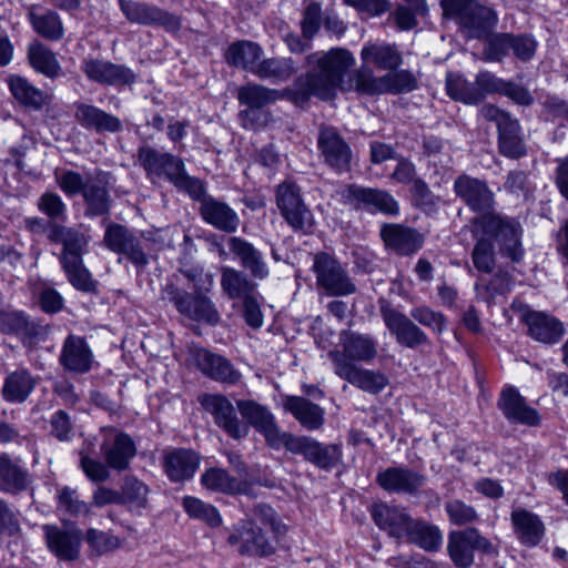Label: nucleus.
<instances>
[{
    "mask_svg": "<svg viewBox=\"0 0 568 568\" xmlns=\"http://www.w3.org/2000/svg\"><path fill=\"white\" fill-rule=\"evenodd\" d=\"M192 282L191 290L187 291L178 286H170L168 296L170 303L176 312L184 318L215 327L221 323V313L212 300L213 280L206 275V278L187 274Z\"/></svg>",
    "mask_w": 568,
    "mask_h": 568,
    "instance_id": "obj_6",
    "label": "nucleus"
},
{
    "mask_svg": "<svg viewBox=\"0 0 568 568\" xmlns=\"http://www.w3.org/2000/svg\"><path fill=\"white\" fill-rule=\"evenodd\" d=\"M229 248L254 277L263 280L268 275L261 252L251 242L240 236H232L229 239Z\"/></svg>",
    "mask_w": 568,
    "mask_h": 568,
    "instance_id": "obj_44",
    "label": "nucleus"
},
{
    "mask_svg": "<svg viewBox=\"0 0 568 568\" xmlns=\"http://www.w3.org/2000/svg\"><path fill=\"white\" fill-rule=\"evenodd\" d=\"M412 205L424 212L432 214L438 210L439 196L435 195L429 185L422 178H417L414 185L409 187Z\"/></svg>",
    "mask_w": 568,
    "mask_h": 568,
    "instance_id": "obj_57",
    "label": "nucleus"
},
{
    "mask_svg": "<svg viewBox=\"0 0 568 568\" xmlns=\"http://www.w3.org/2000/svg\"><path fill=\"white\" fill-rule=\"evenodd\" d=\"M375 481L389 494L416 495L425 484V476L407 466H390L379 470Z\"/></svg>",
    "mask_w": 568,
    "mask_h": 568,
    "instance_id": "obj_27",
    "label": "nucleus"
},
{
    "mask_svg": "<svg viewBox=\"0 0 568 568\" xmlns=\"http://www.w3.org/2000/svg\"><path fill=\"white\" fill-rule=\"evenodd\" d=\"M354 63L353 53L345 48H332L325 53H308L305 57L308 70L296 75L290 85L292 105L307 110L313 98L332 102L337 98L338 91H352V85L345 84V75Z\"/></svg>",
    "mask_w": 568,
    "mask_h": 568,
    "instance_id": "obj_2",
    "label": "nucleus"
},
{
    "mask_svg": "<svg viewBox=\"0 0 568 568\" xmlns=\"http://www.w3.org/2000/svg\"><path fill=\"white\" fill-rule=\"evenodd\" d=\"M38 9H42L41 4L33 3L26 13L27 21L32 30L45 40H60L64 34V28L59 13L51 9H45L43 13H38Z\"/></svg>",
    "mask_w": 568,
    "mask_h": 568,
    "instance_id": "obj_42",
    "label": "nucleus"
},
{
    "mask_svg": "<svg viewBox=\"0 0 568 568\" xmlns=\"http://www.w3.org/2000/svg\"><path fill=\"white\" fill-rule=\"evenodd\" d=\"M385 327L399 346L416 349L430 344L424 326L434 335L440 336L448 329L449 320L442 311H436L427 304L415 305L409 310V316L383 301L379 307Z\"/></svg>",
    "mask_w": 568,
    "mask_h": 568,
    "instance_id": "obj_4",
    "label": "nucleus"
},
{
    "mask_svg": "<svg viewBox=\"0 0 568 568\" xmlns=\"http://www.w3.org/2000/svg\"><path fill=\"white\" fill-rule=\"evenodd\" d=\"M379 237L385 250L399 257L417 254L425 244V235L416 227L404 223H383Z\"/></svg>",
    "mask_w": 568,
    "mask_h": 568,
    "instance_id": "obj_17",
    "label": "nucleus"
},
{
    "mask_svg": "<svg viewBox=\"0 0 568 568\" xmlns=\"http://www.w3.org/2000/svg\"><path fill=\"white\" fill-rule=\"evenodd\" d=\"M317 150L323 156L324 163L335 173L349 172L353 159L352 148L335 128L320 131Z\"/></svg>",
    "mask_w": 568,
    "mask_h": 568,
    "instance_id": "obj_20",
    "label": "nucleus"
},
{
    "mask_svg": "<svg viewBox=\"0 0 568 568\" xmlns=\"http://www.w3.org/2000/svg\"><path fill=\"white\" fill-rule=\"evenodd\" d=\"M337 376L358 389L373 395L379 394L389 384L387 375L383 372L362 368L356 365H344L342 374Z\"/></svg>",
    "mask_w": 568,
    "mask_h": 568,
    "instance_id": "obj_43",
    "label": "nucleus"
},
{
    "mask_svg": "<svg viewBox=\"0 0 568 568\" xmlns=\"http://www.w3.org/2000/svg\"><path fill=\"white\" fill-rule=\"evenodd\" d=\"M81 70L90 81L102 85H132L136 82L138 78L136 73L125 64L99 59L84 60Z\"/></svg>",
    "mask_w": 568,
    "mask_h": 568,
    "instance_id": "obj_25",
    "label": "nucleus"
},
{
    "mask_svg": "<svg viewBox=\"0 0 568 568\" xmlns=\"http://www.w3.org/2000/svg\"><path fill=\"white\" fill-rule=\"evenodd\" d=\"M50 435L61 443H69L74 438V426L71 416L64 409H58L51 414Z\"/></svg>",
    "mask_w": 568,
    "mask_h": 568,
    "instance_id": "obj_61",
    "label": "nucleus"
},
{
    "mask_svg": "<svg viewBox=\"0 0 568 568\" xmlns=\"http://www.w3.org/2000/svg\"><path fill=\"white\" fill-rule=\"evenodd\" d=\"M94 354L83 336L69 334L62 344L59 364L64 372L87 374L92 369Z\"/></svg>",
    "mask_w": 568,
    "mask_h": 568,
    "instance_id": "obj_28",
    "label": "nucleus"
},
{
    "mask_svg": "<svg viewBox=\"0 0 568 568\" xmlns=\"http://www.w3.org/2000/svg\"><path fill=\"white\" fill-rule=\"evenodd\" d=\"M274 195L281 216L295 233L304 236L315 233V216L305 203L296 181L285 179L275 186Z\"/></svg>",
    "mask_w": 568,
    "mask_h": 568,
    "instance_id": "obj_8",
    "label": "nucleus"
},
{
    "mask_svg": "<svg viewBox=\"0 0 568 568\" xmlns=\"http://www.w3.org/2000/svg\"><path fill=\"white\" fill-rule=\"evenodd\" d=\"M283 407L307 430H317L325 423V409L303 396L286 395Z\"/></svg>",
    "mask_w": 568,
    "mask_h": 568,
    "instance_id": "obj_38",
    "label": "nucleus"
},
{
    "mask_svg": "<svg viewBox=\"0 0 568 568\" xmlns=\"http://www.w3.org/2000/svg\"><path fill=\"white\" fill-rule=\"evenodd\" d=\"M510 521L516 538L525 547H537L545 537V524L534 511L526 508L514 509L510 514Z\"/></svg>",
    "mask_w": 568,
    "mask_h": 568,
    "instance_id": "obj_35",
    "label": "nucleus"
},
{
    "mask_svg": "<svg viewBox=\"0 0 568 568\" xmlns=\"http://www.w3.org/2000/svg\"><path fill=\"white\" fill-rule=\"evenodd\" d=\"M199 215L205 224L225 234L236 233L241 224L237 212L227 202L213 195L199 205Z\"/></svg>",
    "mask_w": 568,
    "mask_h": 568,
    "instance_id": "obj_29",
    "label": "nucleus"
},
{
    "mask_svg": "<svg viewBox=\"0 0 568 568\" xmlns=\"http://www.w3.org/2000/svg\"><path fill=\"white\" fill-rule=\"evenodd\" d=\"M201 486L212 493L224 494L227 496H246L250 494L252 485L246 479H239L222 467H209L200 477Z\"/></svg>",
    "mask_w": 568,
    "mask_h": 568,
    "instance_id": "obj_32",
    "label": "nucleus"
},
{
    "mask_svg": "<svg viewBox=\"0 0 568 568\" xmlns=\"http://www.w3.org/2000/svg\"><path fill=\"white\" fill-rule=\"evenodd\" d=\"M201 464L197 453L189 448H173L163 456V471L171 483H183L194 477Z\"/></svg>",
    "mask_w": 568,
    "mask_h": 568,
    "instance_id": "obj_31",
    "label": "nucleus"
},
{
    "mask_svg": "<svg viewBox=\"0 0 568 568\" xmlns=\"http://www.w3.org/2000/svg\"><path fill=\"white\" fill-rule=\"evenodd\" d=\"M37 381L28 368L10 372L3 382L2 397L8 403H23L34 390Z\"/></svg>",
    "mask_w": 568,
    "mask_h": 568,
    "instance_id": "obj_45",
    "label": "nucleus"
},
{
    "mask_svg": "<svg viewBox=\"0 0 568 568\" xmlns=\"http://www.w3.org/2000/svg\"><path fill=\"white\" fill-rule=\"evenodd\" d=\"M32 484L29 470L19 458L0 453V493L17 496L27 491Z\"/></svg>",
    "mask_w": 568,
    "mask_h": 568,
    "instance_id": "obj_34",
    "label": "nucleus"
},
{
    "mask_svg": "<svg viewBox=\"0 0 568 568\" xmlns=\"http://www.w3.org/2000/svg\"><path fill=\"white\" fill-rule=\"evenodd\" d=\"M57 508L72 517L80 515L87 516L90 511L88 504L80 500L75 490L69 486H64L59 490L57 495Z\"/></svg>",
    "mask_w": 568,
    "mask_h": 568,
    "instance_id": "obj_62",
    "label": "nucleus"
},
{
    "mask_svg": "<svg viewBox=\"0 0 568 568\" xmlns=\"http://www.w3.org/2000/svg\"><path fill=\"white\" fill-rule=\"evenodd\" d=\"M101 182L100 179L97 182L89 181L81 194L85 205L84 215L89 219L106 216L111 212L112 197L106 182Z\"/></svg>",
    "mask_w": 568,
    "mask_h": 568,
    "instance_id": "obj_47",
    "label": "nucleus"
},
{
    "mask_svg": "<svg viewBox=\"0 0 568 568\" xmlns=\"http://www.w3.org/2000/svg\"><path fill=\"white\" fill-rule=\"evenodd\" d=\"M74 116L79 124L87 130H94L98 133L122 131V122L118 116L93 104H77Z\"/></svg>",
    "mask_w": 568,
    "mask_h": 568,
    "instance_id": "obj_41",
    "label": "nucleus"
},
{
    "mask_svg": "<svg viewBox=\"0 0 568 568\" xmlns=\"http://www.w3.org/2000/svg\"><path fill=\"white\" fill-rule=\"evenodd\" d=\"M181 505L191 519L202 521L210 528H217L223 523L219 508L199 497L186 495Z\"/></svg>",
    "mask_w": 568,
    "mask_h": 568,
    "instance_id": "obj_51",
    "label": "nucleus"
},
{
    "mask_svg": "<svg viewBox=\"0 0 568 568\" xmlns=\"http://www.w3.org/2000/svg\"><path fill=\"white\" fill-rule=\"evenodd\" d=\"M497 407L504 417L511 424L538 427L542 417L532 406L527 404L526 397L514 385H505L497 399Z\"/></svg>",
    "mask_w": 568,
    "mask_h": 568,
    "instance_id": "obj_18",
    "label": "nucleus"
},
{
    "mask_svg": "<svg viewBox=\"0 0 568 568\" xmlns=\"http://www.w3.org/2000/svg\"><path fill=\"white\" fill-rule=\"evenodd\" d=\"M199 402L204 410L210 413L214 423L233 439H241L247 435V428L241 425L235 408L223 394H203Z\"/></svg>",
    "mask_w": 568,
    "mask_h": 568,
    "instance_id": "obj_23",
    "label": "nucleus"
},
{
    "mask_svg": "<svg viewBox=\"0 0 568 568\" xmlns=\"http://www.w3.org/2000/svg\"><path fill=\"white\" fill-rule=\"evenodd\" d=\"M237 101L240 105L258 109L276 101H286L292 104V95L290 85L283 89H270L262 84L248 82L239 88Z\"/></svg>",
    "mask_w": 568,
    "mask_h": 568,
    "instance_id": "obj_40",
    "label": "nucleus"
},
{
    "mask_svg": "<svg viewBox=\"0 0 568 568\" xmlns=\"http://www.w3.org/2000/svg\"><path fill=\"white\" fill-rule=\"evenodd\" d=\"M136 158L148 178L163 179L172 185L187 170L181 156L159 151L150 145L139 146Z\"/></svg>",
    "mask_w": 568,
    "mask_h": 568,
    "instance_id": "obj_16",
    "label": "nucleus"
},
{
    "mask_svg": "<svg viewBox=\"0 0 568 568\" xmlns=\"http://www.w3.org/2000/svg\"><path fill=\"white\" fill-rule=\"evenodd\" d=\"M271 535L254 519H240L232 525L225 539L230 547H236L240 556L248 558H270L276 554L280 537L287 532V527L276 513L268 507V513L261 518Z\"/></svg>",
    "mask_w": 568,
    "mask_h": 568,
    "instance_id": "obj_5",
    "label": "nucleus"
},
{
    "mask_svg": "<svg viewBox=\"0 0 568 568\" xmlns=\"http://www.w3.org/2000/svg\"><path fill=\"white\" fill-rule=\"evenodd\" d=\"M346 85H352V91L358 95L378 97L383 95V80L382 77H375L372 68L362 63L345 82Z\"/></svg>",
    "mask_w": 568,
    "mask_h": 568,
    "instance_id": "obj_54",
    "label": "nucleus"
},
{
    "mask_svg": "<svg viewBox=\"0 0 568 568\" xmlns=\"http://www.w3.org/2000/svg\"><path fill=\"white\" fill-rule=\"evenodd\" d=\"M520 322L527 326V335L541 344L555 345L565 335L562 322L554 315L526 306Z\"/></svg>",
    "mask_w": 568,
    "mask_h": 568,
    "instance_id": "obj_24",
    "label": "nucleus"
},
{
    "mask_svg": "<svg viewBox=\"0 0 568 568\" xmlns=\"http://www.w3.org/2000/svg\"><path fill=\"white\" fill-rule=\"evenodd\" d=\"M339 195L341 202L355 211L389 217H397L400 214L399 202L384 189L348 183L341 189Z\"/></svg>",
    "mask_w": 568,
    "mask_h": 568,
    "instance_id": "obj_9",
    "label": "nucleus"
},
{
    "mask_svg": "<svg viewBox=\"0 0 568 568\" xmlns=\"http://www.w3.org/2000/svg\"><path fill=\"white\" fill-rule=\"evenodd\" d=\"M498 22L499 17L496 9L476 0L460 19L458 26L462 30L467 31L470 38L484 41V54H486L489 41L497 33L495 29Z\"/></svg>",
    "mask_w": 568,
    "mask_h": 568,
    "instance_id": "obj_21",
    "label": "nucleus"
},
{
    "mask_svg": "<svg viewBox=\"0 0 568 568\" xmlns=\"http://www.w3.org/2000/svg\"><path fill=\"white\" fill-rule=\"evenodd\" d=\"M80 469L92 483H104L111 475V467L105 462L93 458L84 452L80 453Z\"/></svg>",
    "mask_w": 568,
    "mask_h": 568,
    "instance_id": "obj_64",
    "label": "nucleus"
},
{
    "mask_svg": "<svg viewBox=\"0 0 568 568\" xmlns=\"http://www.w3.org/2000/svg\"><path fill=\"white\" fill-rule=\"evenodd\" d=\"M0 333L18 338L21 344L33 349L45 342L49 326L23 310H0Z\"/></svg>",
    "mask_w": 568,
    "mask_h": 568,
    "instance_id": "obj_12",
    "label": "nucleus"
},
{
    "mask_svg": "<svg viewBox=\"0 0 568 568\" xmlns=\"http://www.w3.org/2000/svg\"><path fill=\"white\" fill-rule=\"evenodd\" d=\"M7 83L13 99L26 110L41 111L51 102L49 93L37 88L22 75H10Z\"/></svg>",
    "mask_w": 568,
    "mask_h": 568,
    "instance_id": "obj_39",
    "label": "nucleus"
},
{
    "mask_svg": "<svg viewBox=\"0 0 568 568\" xmlns=\"http://www.w3.org/2000/svg\"><path fill=\"white\" fill-rule=\"evenodd\" d=\"M318 469L332 471L343 462V445L341 443H322L311 436L301 435L296 454Z\"/></svg>",
    "mask_w": 568,
    "mask_h": 568,
    "instance_id": "obj_26",
    "label": "nucleus"
},
{
    "mask_svg": "<svg viewBox=\"0 0 568 568\" xmlns=\"http://www.w3.org/2000/svg\"><path fill=\"white\" fill-rule=\"evenodd\" d=\"M445 511L449 523L455 526L469 525L478 519L476 509L471 505H467L462 499H452L446 501Z\"/></svg>",
    "mask_w": 568,
    "mask_h": 568,
    "instance_id": "obj_60",
    "label": "nucleus"
},
{
    "mask_svg": "<svg viewBox=\"0 0 568 568\" xmlns=\"http://www.w3.org/2000/svg\"><path fill=\"white\" fill-rule=\"evenodd\" d=\"M173 186L185 193L193 202L202 205L206 199L212 195L207 193V186L204 180L190 175L187 170L181 178L173 184Z\"/></svg>",
    "mask_w": 568,
    "mask_h": 568,
    "instance_id": "obj_59",
    "label": "nucleus"
},
{
    "mask_svg": "<svg viewBox=\"0 0 568 568\" xmlns=\"http://www.w3.org/2000/svg\"><path fill=\"white\" fill-rule=\"evenodd\" d=\"M339 341L342 352H329L336 375L342 374L344 365H356V362L369 363L377 356V341L369 334L345 329L342 331Z\"/></svg>",
    "mask_w": 568,
    "mask_h": 568,
    "instance_id": "obj_14",
    "label": "nucleus"
},
{
    "mask_svg": "<svg viewBox=\"0 0 568 568\" xmlns=\"http://www.w3.org/2000/svg\"><path fill=\"white\" fill-rule=\"evenodd\" d=\"M100 452L111 469L124 471L130 468L132 459L136 456L138 447L130 434L116 430L111 443L104 440L100 445Z\"/></svg>",
    "mask_w": 568,
    "mask_h": 568,
    "instance_id": "obj_33",
    "label": "nucleus"
},
{
    "mask_svg": "<svg viewBox=\"0 0 568 568\" xmlns=\"http://www.w3.org/2000/svg\"><path fill=\"white\" fill-rule=\"evenodd\" d=\"M404 538L428 552L439 550L443 544V534L438 526L423 519H413Z\"/></svg>",
    "mask_w": 568,
    "mask_h": 568,
    "instance_id": "obj_48",
    "label": "nucleus"
},
{
    "mask_svg": "<svg viewBox=\"0 0 568 568\" xmlns=\"http://www.w3.org/2000/svg\"><path fill=\"white\" fill-rule=\"evenodd\" d=\"M445 92L450 100L465 105H479L488 97L506 98L518 106H530L535 98L530 90L515 79H505L488 70H480L470 82L460 72L448 71Z\"/></svg>",
    "mask_w": 568,
    "mask_h": 568,
    "instance_id": "obj_3",
    "label": "nucleus"
},
{
    "mask_svg": "<svg viewBox=\"0 0 568 568\" xmlns=\"http://www.w3.org/2000/svg\"><path fill=\"white\" fill-rule=\"evenodd\" d=\"M38 210L49 217V221L64 222L67 220V205L55 192H44L38 201Z\"/></svg>",
    "mask_w": 568,
    "mask_h": 568,
    "instance_id": "obj_63",
    "label": "nucleus"
},
{
    "mask_svg": "<svg viewBox=\"0 0 568 568\" xmlns=\"http://www.w3.org/2000/svg\"><path fill=\"white\" fill-rule=\"evenodd\" d=\"M498 153L509 160H519L527 155V145L523 128L517 118L513 116L496 126Z\"/></svg>",
    "mask_w": 568,
    "mask_h": 568,
    "instance_id": "obj_37",
    "label": "nucleus"
},
{
    "mask_svg": "<svg viewBox=\"0 0 568 568\" xmlns=\"http://www.w3.org/2000/svg\"><path fill=\"white\" fill-rule=\"evenodd\" d=\"M236 406L242 418L264 437L267 447L274 450L284 447L296 454L301 435L281 432L274 414L265 405L253 399H239Z\"/></svg>",
    "mask_w": 568,
    "mask_h": 568,
    "instance_id": "obj_7",
    "label": "nucleus"
},
{
    "mask_svg": "<svg viewBox=\"0 0 568 568\" xmlns=\"http://www.w3.org/2000/svg\"><path fill=\"white\" fill-rule=\"evenodd\" d=\"M455 195L477 215L470 220L475 241L470 257L476 271L491 274L496 255L520 264L526 255L524 229L519 221L494 211L495 194L485 180L467 173L459 174L453 184Z\"/></svg>",
    "mask_w": 568,
    "mask_h": 568,
    "instance_id": "obj_1",
    "label": "nucleus"
},
{
    "mask_svg": "<svg viewBox=\"0 0 568 568\" xmlns=\"http://www.w3.org/2000/svg\"><path fill=\"white\" fill-rule=\"evenodd\" d=\"M118 6L128 22L142 27L163 29L176 33L182 28L181 18L155 3L138 0H118Z\"/></svg>",
    "mask_w": 568,
    "mask_h": 568,
    "instance_id": "obj_11",
    "label": "nucleus"
},
{
    "mask_svg": "<svg viewBox=\"0 0 568 568\" xmlns=\"http://www.w3.org/2000/svg\"><path fill=\"white\" fill-rule=\"evenodd\" d=\"M262 55V47L255 41L245 39L233 41L224 52V59L229 65L242 68L251 72Z\"/></svg>",
    "mask_w": 568,
    "mask_h": 568,
    "instance_id": "obj_46",
    "label": "nucleus"
},
{
    "mask_svg": "<svg viewBox=\"0 0 568 568\" xmlns=\"http://www.w3.org/2000/svg\"><path fill=\"white\" fill-rule=\"evenodd\" d=\"M149 491V486L138 477H126L121 487V493H119L120 504H129L136 508H145Z\"/></svg>",
    "mask_w": 568,
    "mask_h": 568,
    "instance_id": "obj_58",
    "label": "nucleus"
},
{
    "mask_svg": "<svg viewBox=\"0 0 568 568\" xmlns=\"http://www.w3.org/2000/svg\"><path fill=\"white\" fill-rule=\"evenodd\" d=\"M383 94H406L418 89V80L408 69L392 70L382 75Z\"/></svg>",
    "mask_w": 568,
    "mask_h": 568,
    "instance_id": "obj_55",
    "label": "nucleus"
},
{
    "mask_svg": "<svg viewBox=\"0 0 568 568\" xmlns=\"http://www.w3.org/2000/svg\"><path fill=\"white\" fill-rule=\"evenodd\" d=\"M27 58L29 65L45 78L53 80L62 74V68L55 53L40 42L29 45Z\"/></svg>",
    "mask_w": 568,
    "mask_h": 568,
    "instance_id": "obj_50",
    "label": "nucleus"
},
{
    "mask_svg": "<svg viewBox=\"0 0 568 568\" xmlns=\"http://www.w3.org/2000/svg\"><path fill=\"white\" fill-rule=\"evenodd\" d=\"M68 282L71 286L83 294L99 295L100 283L92 276L90 270L81 263H68L61 265Z\"/></svg>",
    "mask_w": 568,
    "mask_h": 568,
    "instance_id": "obj_53",
    "label": "nucleus"
},
{
    "mask_svg": "<svg viewBox=\"0 0 568 568\" xmlns=\"http://www.w3.org/2000/svg\"><path fill=\"white\" fill-rule=\"evenodd\" d=\"M103 242L113 253L123 255L138 271H143L150 263L141 235L119 223H110L104 232Z\"/></svg>",
    "mask_w": 568,
    "mask_h": 568,
    "instance_id": "obj_15",
    "label": "nucleus"
},
{
    "mask_svg": "<svg viewBox=\"0 0 568 568\" xmlns=\"http://www.w3.org/2000/svg\"><path fill=\"white\" fill-rule=\"evenodd\" d=\"M311 270L315 274L317 286L328 296H348L357 290L347 270L333 254L324 251L316 253Z\"/></svg>",
    "mask_w": 568,
    "mask_h": 568,
    "instance_id": "obj_10",
    "label": "nucleus"
},
{
    "mask_svg": "<svg viewBox=\"0 0 568 568\" xmlns=\"http://www.w3.org/2000/svg\"><path fill=\"white\" fill-rule=\"evenodd\" d=\"M371 517L374 524L386 531L390 537L403 539L414 519L405 508L388 505L385 501L372 505Z\"/></svg>",
    "mask_w": 568,
    "mask_h": 568,
    "instance_id": "obj_30",
    "label": "nucleus"
},
{
    "mask_svg": "<svg viewBox=\"0 0 568 568\" xmlns=\"http://www.w3.org/2000/svg\"><path fill=\"white\" fill-rule=\"evenodd\" d=\"M221 286L229 298L244 300L245 296L253 295L256 284L244 272L233 267H224L221 276Z\"/></svg>",
    "mask_w": 568,
    "mask_h": 568,
    "instance_id": "obj_52",
    "label": "nucleus"
},
{
    "mask_svg": "<svg viewBox=\"0 0 568 568\" xmlns=\"http://www.w3.org/2000/svg\"><path fill=\"white\" fill-rule=\"evenodd\" d=\"M359 57L366 67L378 70H397L403 64V55L395 43L367 41L363 44Z\"/></svg>",
    "mask_w": 568,
    "mask_h": 568,
    "instance_id": "obj_36",
    "label": "nucleus"
},
{
    "mask_svg": "<svg viewBox=\"0 0 568 568\" xmlns=\"http://www.w3.org/2000/svg\"><path fill=\"white\" fill-rule=\"evenodd\" d=\"M191 358L195 367L212 381L236 385L242 374L232 362L205 347H195L191 351Z\"/></svg>",
    "mask_w": 568,
    "mask_h": 568,
    "instance_id": "obj_22",
    "label": "nucleus"
},
{
    "mask_svg": "<svg viewBox=\"0 0 568 568\" xmlns=\"http://www.w3.org/2000/svg\"><path fill=\"white\" fill-rule=\"evenodd\" d=\"M43 532L45 546L55 558L64 561L79 559L83 532L74 523H71L68 528L44 525Z\"/></svg>",
    "mask_w": 568,
    "mask_h": 568,
    "instance_id": "obj_19",
    "label": "nucleus"
},
{
    "mask_svg": "<svg viewBox=\"0 0 568 568\" xmlns=\"http://www.w3.org/2000/svg\"><path fill=\"white\" fill-rule=\"evenodd\" d=\"M447 552L456 568H471L475 554L469 527L449 532Z\"/></svg>",
    "mask_w": 568,
    "mask_h": 568,
    "instance_id": "obj_49",
    "label": "nucleus"
},
{
    "mask_svg": "<svg viewBox=\"0 0 568 568\" xmlns=\"http://www.w3.org/2000/svg\"><path fill=\"white\" fill-rule=\"evenodd\" d=\"M539 43L530 32H498L488 43L485 58L489 62H501L510 53L523 63L530 62L537 53Z\"/></svg>",
    "mask_w": 568,
    "mask_h": 568,
    "instance_id": "obj_13",
    "label": "nucleus"
},
{
    "mask_svg": "<svg viewBox=\"0 0 568 568\" xmlns=\"http://www.w3.org/2000/svg\"><path fill=\"white\" fill-rule=\"evenodd\" d=\"M83 539L90 551L99 557L119 549L122 545L120 537L97 528H88Z\"/></svg>",
    "mask_w": 568,
    "mask_h": 568,
    "instance_id": "obj_56",
    "label": "nucleus"
}]
</instances>
